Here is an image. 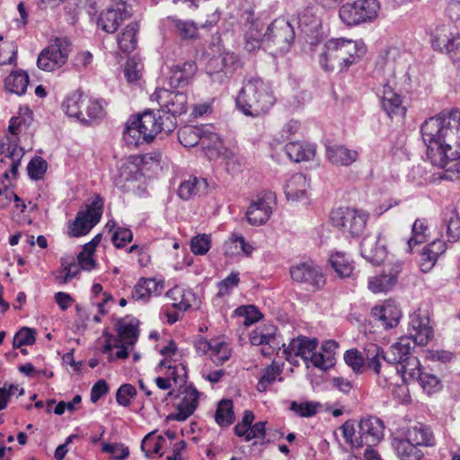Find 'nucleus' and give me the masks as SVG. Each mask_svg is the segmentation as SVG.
Returning a JSON list of instances; mask_svg holds the SVG:
<instances>
[{
  "instance_id": "1",
  "label": "nucleus",
  "mask_w": 460,
  "mask_h": 460,
  "mask_svg": "<svg viewBox=\"0 0 460 460\" xmlns=\"http://www.w3.org/2000/svg\"><path fill=\"white\" fill-rule=\"evenodd\" d=\"M430 163L456 173L460 181V111L441 112L425 120L420 127Z\"/></svg>"
},
{
  "instance_id": "2",
  "label": "nucleus",
  "mask_w": 460,
  "mask_h": 460,
  "mask_svg": "<svg viewBox=\"0 0 460 460\" xmlns=\"http://www.w3.org/2000/svg\"><path fill=\"white\" fill-rule=\"evenodd\" d=\"M409 336L402 337L393 344L388 350H384L376 344L370 343L365 349L367 367L372 368L376 375H380L381 359L387 365L384 371L389 373L393 366L408 358L411 354V341L419 346H425L433 338V329L429 324V318L427 312L420 309L410 315Z\"/></svg>"
},
{
  "instance_id": "3",
  "label": "nucleus",
  "mask_w": 460,
  "mask_h": 460,
  "mask_svg": "<svg viewBox=\"0 0 460 460\" xmlns=\"http://www.w3.org/2000/svg\"><path fill=\"white\" fill-rule=\"evenodd\" d=\"M366 53L367 47L362 41L332 39L324 43L319 63L325 71L344 72L358 64Z\"/></svg>"
},
{
  "instance_id": "4",
  "label": "nucleus",
  "mask_w": 460,
  "mask_h": 460,
  "mask_svg": "<svg viewBox=\"0 0 460 460\" xmlns=\"http://www.w3.org/2000/svg\"><path fill=\"white\" fill-rule=\"evenodd\" d=\"M275 101L270 85L258 76H251L243 82L236 106L246 116L259 117L268 113Z\"/></svg>"
},
{
  "instance_id": "5",
  "label": "nucleus",
  "mask_w": 460,
  "mask_h": 460,
  "mask_svg": "<svg viewBox=\"0 0 460 460\" xmlns=\"http://www.w3.org/2000/svg\"><path fill=\"white\" fill-rule=\"evenodd\" d=\"M384 429L383 421L374 416L362 418L358 424V430L353 420L345 421L340 428L345 441L356 448L378 444L384 438Z\"/></svg>"
},
{
  "instance_id": "6",
  "label": "nucleus",
  "mask_w": 460,
  "mask_h": 460,
  "mask_svg": "<svg viewBox=\"0 0 460 460\" xmlns=\"http://www.w3.org/2000/svg\"><path fill=\"white\" fill-rule=\"evenodd\" d=\"M296 38L294 26L285 18H278L271 22L264 31V49L272 55H282L288 52Z\"/></svg>"
},
{
  "instance_id": "7",
  "label": "nucleus",
  "mask_w": 460,
  "mask_h": 460,
  "mask_svg": "<svg viewBox=\"0 0 460 460\" xmlns=\"http://www.w3.org/2000/svg\"><path fill=\"white\" fill-rule=\"evenodd\" d=\"M369 214L352 208H338L331 213L332 224L351 237H358L365 231Z\"/></svg>"
},
{
  "instance_id": "8",
  "label": "nucleus",
  "mask_w": 460,
  "mask_h": 460,
  "mask_svg": "<svg viewBox=\"0 0 460 460\" xmlns=\"http://www.w3.org/2000/svg\"><path fill=\"white\" fill-rule=\"evenodd\" d=\"M379 9L377 0H357L343 4L339 10V16L349 26L358 25L374 21Z\"/></svg>"
},
{
  "instance_id": "9",
  "label": "nucleus",
  "mask_w": 460,
  "mask_h": 460,
  "mask_svg": "<svg viewBox=\"0 0 460 460\" xmlns=\"http://www.w3.org/2000/svg\"><path fill=\"white\" fill-rule=\"evenodd\" d=\"M423 368L417 357L408 356L405 359L395 365L394 370H389V373L380 372L377 378V383L384 388L390 389L394 385V379L401 377L404 383L415 382Z\"/></svg>"
},
{
  "instance_id": "10",
  "label": "nucleus",
  "mask_w": 460,
  "mask_h": 460,
  "mask_svg": "<svg viewBox=\"0 0 460 460\" xmlns=\"http://www.w3.org/2000/svg\"><path fill=\"white\" fill-rule=\"evenodd\" d=\"M135 119L142 129L144 140L146 143L152 141L158 133L164 132L169 134L176 128V121L173 117L164 118L161 111H157L156 113L146 111L136 117Z\"/></svg>"
},
{
  "instance_id": "11",
  "label": "nucleus",
  "mask_w": 460,
  "mask_h": 460,
  "mask_svg": "<svg viewBox=\"0 0 460 460\" xmlns=\"http://www.w3.org/2000/svg\"><path fill=\"white\" fill-rule=\"evenodd\" d=\"M103 200L95 196L84 211H79L68 224L69 234L74 237L85 235L100 221L102 215Z\"/></svg>"
},
{
  "instance_id": "12",
  "label": "nucleus",
  "mask_w": 460,
  "mask_h": 460,
  "mask_svg": "<svg viewBox=\"0 0 460 460\" xmlns=\"http://www.w3.org/2000/svg\"><path fill=\"white\" fill-rule=\"evenodd\" d=\"M71 51L70 42L66 38H57L38 57L37 66L44 71H54L64 66Z\"/></svg>"
},
{
  "instance_id": "13",
  "label": "nucleus",
  "mask_w": 460,
  "mask_h": 460,
  "mask_svg": "<svg viewBox=\"0 0 460 460\" xmlns=\"http://www.w3.org/2000/svg\"><path fill=\"white\" fill-rule=\"evenodd\" d=\"M161 107V112L165 117H173L187 112L188 97L184 92L170 91L165 88L157 89L152 95Z\"/></svg>"
},
{
  "instance_id": "14",
  "label": "nucleus",
  "mask_w": 460,
  "mask_h": 460,
  "mask_svg": "<svg viewBox=\"0 0 460 460\" xmlns=\"http://www.w3.org/2000/svg\"><path fill=\"white\" fill-rule=\"evenodd\" d=\"M289 273L293 281L305 286L307 290H320L326 283L322 270L312 261L299 262L291 266Z\"/></svg>"
},
{
  "instance_id": "15",
  "label": "nucleus",
  "mask_w": 460,
  "mask_h": 460,
  "mask_svg": "<svg viewBox=\"0 0 460 460\" xmlns=\"http://www.w3.org/2000/svg\"><path fill=\"white\" fill-rule=\"evenodd\" d=\"M182 395L177 405V412L169 415V419L177 421H183L193 414L199 404V392L193 385H186L181 389H172L168 392L167 398H176Z\"/></svg>"
},
{
  "instance_id": "16",
  "label": "nucleus",
  "mask_w": 460,
  "mask_h": 460,
  "mask_svg": "<svg viewBox=\"0 0 460 460\" xmlns=\"http://www.w3.org/2000/svg\"><path fill=\"white\" fill-rule=\"evenodd\" d=\"M114 7L109 8L100 13L97 25L108 33L115 32L120 23L130 18L133 10L127 0H113Z\"/></svg>"
},
{
  "instance_id": "17",
  "label": "nucleus",
  "mask_w": 460,
  "mask_h": 460,
  "mask_svg": "<svg viewBox=\"0 0 460 460\" xmlns=\"http://www.w3.org/2000/svg\"><path fill=\"white\" fill-rule=\"evenodd\" d=\"M383 111L392 119H397L402 121L407 108L403 104L402 97L394 89L385 84L383 85L382 90L378 93Z\"/></svg>"
},
{
  "instance_id": "18",
  "label": "nucleus",
  "mask_w": 460,
  "mask_h": 460,
  "mask_svg": "<svg viewBox=\"0 0 460 460\" xmlns=\"http://www.w3.org/2000/svg\"><path fill=\"white\" fill-rule=\"evenodd\" d=\"M149 160H160V155L146 154L136 157L133 160L125 162L119 169L118 176L115 178V185L119 189H125L126 183L139 180L143 173L139 168L140 164H146Z\"/></svg>"
},
{
  "instance_id": "19",
  "label": "nucleus",
  "mask_w": 460,
  "mask_h": 460,
  "mask_svg": "<svg viewBox=\"0 0 460 460\" xmlns=\"http://www.w3.org/2000/svg\"><path fill=\"white\" fill-rule=\"evenodd\" d=\"M386 236L384 232L378 233L376 236L365 237L360 244L361 255L374 265H379L387 255Z\"/></svg>"
},
{
  "instance_id": "20",
  "label": "nucleus",
  "mask_w": 460,
  "mask_h": 460,
  "mask_svg": "<svg viewBox=\"0 0 460 460\" xmlns=\"http://www.w3.org/2000/svg\"><path fill=\"white\" fill-rule=\"evenodd\" d=\"M447 28L443 26L437 30L431 40L434 49L446 52L454 62H460V33L447 34Z\"/></svg>"
},
{
  "instance_id": "21",
  "label": "nucleus",
  "mask_w": 460,
  "mask_h": 460,
  "mask_svg": "<svg viewBox=\"0 0 460 460\" xmlns=\"http://www.w3.org/2000/svg\"><path fill=\"white\" fill-rule=\"evenodd\" d=\"M372 317L385 329H392L398 325L402 311L394 300L388 299L371 310Z\"/></svg>"
},
{
  "instance_id": "22",
  "label": "nucleus",
  "mask_w": 460,
  "mask_h": 460,
  "mask_svg": "<svg viewBox=\"0 0 460 460\" xmlns=\"http://www.w3.org/2000/svg\"><path fill=\"white\" fill-rule=\"evenodd\" d=\"M197 72V65L193 61H185L173 65L170 67L167 77L168 84L172 88H181L191 83Z\"/></svg>"
},
{
  "instance_id": "23",
  "label": "nucleus",
  "mask_w": 460,
  "mask_h": 460,
  "mask_svg": "<svg viewBox=\"0 0 460 460\" xmlns=\"http://www.w3.org/2000/svg\"><path fill=\"white\" fill-rule=\"evenodd\" d=\"M274 199L270 194L259 198L253 201L247 209L246 217L252 226H261L265 224L271 213Z\"/></svg>"
},
{
  "instance_id": "24",
  "label": "nucleus",
  "mask_w": 460,
  "mask_h": 460,
  "mask_svg": "<svg viewBox=\"0 0 460 460\" xmlns=\"http://www.w3.org/2000/svg\"><path fill=\"white\" fill-rule=\"evenodd\" d=\"M325 156L335 166H349L357 161L358 154L344 145L334 144L325 146Z\"/></svg>"
},
{
  "instance_id": "25",
  "label": "nucleus",
  "mask_w": 460,
  "mask_h": 460,
  "mask_svg": "<svg viewBox=\"0 0 460 460\" xmlns=\"http://www.w3.org/2000/svg\"><path fill=\"white\" fill-rule=\"evenodd\" d=\"M318 346V340L299 336L293 339L288 347L284 349L286 353L301 357L305 363H308Z\"/></svg>"
},
{
  "instance_id": "26",
  "label": "nucleus",
  "mask_w": 460,
  "mask_h": 460,
  "mask_svg": "<svg viewBox=\"0 0 460 460\" xmlns=\"http://www.w3.org/2000/svg\"><path fill=\"white\" fill-rule=\"evenodd\" d=\"M164 288V283L155 279L141 278L135 285L131 297L136 301L146 302L151 296H159Z\"/></svg>"
},
{
  "instance_id": "27",
  "label": "nucleus",
  "mask_w": 460,
  "mask_h": 460,
  "mask_svg": "<svg viewBox=\"0 0 460 460\" xmlns=\"http://www.w3.org/2000/svg\"><path fill=\"white\" fill-rule=\"evenodd\" d=\"M309 181L305 175L300 172L295 173L287 180L284 185V192L288 200H301L306 197Z\"/></svg>"
},
{
  "instance_id": "28",
  "label": "nucleus",
  "mask_w": 460,
  "mask_h": 460,
  "mask_svg": "<svg viewBox=\"0 0 460 460\" xmlns=\"http://www.w3.org/2000/svg\"><path fill=\"white\" fill-rule=\"evenodd\" d=\"M87 96L83 93L76 91L66 96L62 103V108L69 117L77 119L84 124H87V119L83 112V108L86 104Z\"/></svg>"
},
{
  "instance_id": "29",
  "label": "nucleus",
  "mask_w": 460,
  "mask_h": 460,
  "mask_svg": "<svg viewBox=\"0 0 460 460\" xmlns=\"http://www.w3.org/2000/svg\"><path fill=\"white\" fill-rule=\"evenodd\" d=\"M263 23L259 20H253L245 25L244 48L251 52L257 49H264Z\"/></svg>"
},
{
  "instance_id": "30",
  "label": "nucleus",
  "mask_w": 460,
  "mask_h": 460,
  "mask_svg": "<svg viewBox=\"0 0 460 460\" xmlns=\"http://www.w3.org/2000/svg\"><path fill=\"white\" fill-rule=\"evenodd\" d=\"M405 438L419 447H433L436 444L433 431L422 423L410 427L405 433Z\"/></svg>"
},
{
  "instance_id": "31",
  "label": "nucleus",
  "mask_w": 460,
  "mask_h": 460,
  "mask_svg": "<svg viewBox=\"0 0 460 460\" xmlns=\"http://www.w3.org/2000/svg\"><path fill=\"white\" fill-rule=\"evenodd\" d=\"M138 321L132 316H126L119 319L116 323V329L120 341H124L128 346L133 347L138 337Z\"/></svg>"
},
{
  "instance_id": "32",
  "label": "nucleus",
  "mask_w": 460,
  "mask_h": 460,
  "mask_svg": "<svg viewBox=\"0 0 460 460\" xmlns=\"http://www.w3.org/2000/svg\"><path fill=\"white\" fill-rule=\"evenodd\" d=\"M285 151L290 160L299 163L313 160L316 154V147L313 144L296 141L287 144Z\"/></svg>"
},
{
  "instance_id": "33",
  "label": "nucleus",
  "mask_w": 460,
  "mask_h": 460,
  "mask_svg": "<svg viewBox=\"0 0 460 460\" xmlns=\"http://www.w3.org/2000/svg\"><path fill=\"white\" fill-rule=\"evenodd\" d=\"M447 250V244L444 241L435 240L423 248L420 256V268L424 272H428L435 265L439 255Z\"/></svg>"
},
{
  "instance_id": "34",
  "label": "nucleus",
  "mask_w": 460,
  "mask_h": 460,
  "mask_svg": "<svg viewBox=\"0 0 460 460\" xmlns=\"http://www.w3.org/2000/svg\"><path fill=\"white\" fill-rule=\"evenodd\" d=\"M221 65L220 72H223L225 75H232L235 70L241 66V61L237 55L234 53L226 52L219 57L210 60L208 68L212 66L216 67ZM210 75L219 74V71H209Z\"/></svg>"
},
{
  "instance_id": "35",
  "label": "nucleus",
  "mask_w": 460,
  "mask_h": 460,
  "mask_svg": "<svg viewBox=\"0 0 460 460\" xmlns=\"http://www.w3.org/2000/svg\"><path fill=\"white\" fill-rule=\"evenodd\" d=\"M397 277V270L389 269L388 271L384 270L382 274L369 279L368 288L373 293L386 292L396 283Z\"/></svg>"
},
{
  "instance_id": "36",
  "label": "nucleus",
  "mask_w": 460,
  "mask_h": 460,
  "mask_svg": "<svg viewBox=\"0 0 460 460\" xmlns=\"http://www.w3.org/2000/svg\"><path fill=\"white\" fill-rule=\"evenodd\" d=\"M138 28L137 22H131L118 35L117 43L122 52L128 53L137 48Z\"/></svg>"
},
{
  "instance_id": "37",
  "label": "nucleus",
  "mask_w": 460,
  "mask_h": 460,
  "mask_svg": "<svg viewBox=\"0 0 460 460\" xmlns=\"http://www.w3.org/2000/svg\"><path fill=\"white\" fill-rule=\"evenodd\" d=\"M208 183L205 179L190 176L183 181L178 190V195L184 200H189L198 193L207 189Z\"/></svg>"
},
{
  "instance_id": "38",
  "label": "nucleus",
  "mask_w": 460,
  "mask_h": 460,
  "mask_svg": "<svg viewBox=\"0 0 460 460\" xmlns=\"http://www.w3.org/2000/svg\"><path fill=\"white\" fill-rule=\"evenodd\" d=\"M394 447L402 460H421L424 456L419 446L409 441L407 438L396 441Z\"/></svg>"
},
{
  "instance_id": "39",
  "label": "nucleus",
  "mask_w": 460,
  "mask_h": 460,
  "mask_svg": "<svg viewBox=\"0 0 460 460\" xmlns=\"http://www.w3.org/2000/svg\"><path fill=\"white\" fill-rule=\"evenodd\" d=\"M28 84L29 76L25 72L11 73L4 80L5 89L17 95L25 93Z\"/></svg>"
},
{
  "instance_id": "40",
  "label": "nucleus",
  "mask_w": 460,
  "mask_h": 460,
  "mask_svg": "<svg viewBox=\"0 0 460 460\" xmlns=\"http://www.w3.org/2000/svg\"><path fill=\"white\" fill-rule=\"evenodd\" d=\"M318 7L316 4H309L297 14V22L300 27L313 31L316 30L321 22L317 15Z\"/></svg>"
},
{
  "instance_id": "41",
  "label": "nucleus",
  "mask_w": 460,
  "mask_h": 460,
  "mask_svg": "<svg viewBox=\"0 0 460 460\" xmlns=\"http://www.w3.org/2000/svg\"><path fill=\"white\" fill-rule=\"evenodd\" d=\"M329 261L332 267L340 277L347 278L351 275L354 266L347 254L337 252L331 255Z\"/></svg>"
},
{
  "instance_id": "42",
  "label": "nucleus",
  "mask_w": 460,
  "mask_h": 460,
  "mask_svg": "<svg viewBox=\"0 0 460 460\" xmlns=\"http://www.w3.org/2000/svg\"><path fill=\"white\" fill-rule=\"evenodd\" d=\"M234 405L232 400L222 399L215 413V420L220 427H228L234 420Z\"/></svg>"
},
{
  "instance_id": "43",
  "label": "nucleus",
  "mask_w": 460,
  "mask_h": 460,
  "mask_svg": "<svg viewBox=\"0 0 460 460\" xmlns=\"http://www.w3.org/2000/svg\"><path fill=\"white\" fill-rule=\"evenodd\" d=\"M204 130L192 126H185L178 131V139L185 147L197 146L204 137Z\"/></svg>"
},
{
  "instance_id": "44",
  "label": "nucleus",
  "mask_w": 460,
  "mask_h": 460,
  "mask_svg": "<svg viewBox=\"0 0 460 460\" xmlns=\"http://www.w3.org/2000/svg\"><path fill=\"white\" fill-rule=\"evenodd\" d=\"M449 242L460 240V217L455 209H448L445 214L444 225Z\"/></svg>"
},
{
  "instance_id": "45",
  "label": "nucleus",
  "mask_w": 460,
  "mask_h": 460,
  "mask_svg": "<svg viewBox=\"0 0 460 460\" xmlns=\"http://www.w3.org/2000/svg\"><path fill=\"white\" fill-rule=\"evenodd\" d=\"M276 331V326L272 324L259 327L252 332L250 335L251 343L255 346H260L263 344V342H273L278 340Z\"/></svg>"
},
{
  "instance_id": "46",
  "label": "nucleus",
  "mask_w": 460,
  "mask_h": 460,
  "mask_svg": "<svg viewBox=\"0 0 460 460\" xmlns=\"http://www.w3.org/2000/svg\"><path fill=\"white\" fill-rule=\"evenodd\" d=\"M428 394H433L442 388L440 378L429 370L423 369L416 381Z\"/></svg>"
},
{
  "instance_id": "47",
  "label": "nucleus",
  "mask_w": 460,
  "mask_h": 460,
  "mask_svg": "<svg viewBox=\"0 0 460 460\" xmlns=\"http://www.w3.org/2000/svg\"><path fill=\"white\" fill-rule=\"evenodd\" d=\"M123 138L128 145L138 146L146 142L142 129L138 127V124H137L135 118L127 122L123 131Z\"/></svg>"
},
{
  "instance_id": "48",
  "label": "nucleus",
  "mask_w": 460,
  "mask_h": 460,
  "mask_svg": "<svg viewBox=\"0 0 460 460\" xmlns=\"http://www.w3.org/2000/svg\"><path fill=\"white\" fill-rule=\"evenodd\" d=\"M176 30L177 34L184 40L193 39L197 35L198 28L192 21H184L174 17H168Z\"/></svg>"
},
{
  "instance_id": "49",
  "label": "nucleus",
  "mask_w": 460,
  "mask_h": 460,
  "mask_svg": "<svg viewBox=\"0 0 460 460\" xmlns=\"http://www.w3.org/2000/svg\"><path fill=\"white\" fill-rule=\"evenodd\" d=\"M428 229L424 219H416L412 226V236L407 242V252H411L414 245L422 243L426 240L425 232Z\"/></svg>"
},
{
  "instance_id": "50",
  "label": "nucleus",
  "mask_w": 460,
  "mask_h": 460,
  "mask_svg": "<svg viewBox=\"0 0 460 460\" xmlns=\"http://www.w3.org/2000/svg\"><path fill=\"white\" fill-rule=\"evenodd\" d=\"M165 377L169 378L171 383L172 381L175 387L181 389L184 385H187L188 376L186 367L182 364L168 366Z\"/></svg>"
},
{
  "instance_id": "51",
  "label": "nucleus",
  "mask_w": 460,
  "mask_h": 460,
  "mask_svg": "<svg viewBox=\"0 0 460 460\" xmlns=\"http://www.w3.org/2000/svg\"><path fill=\"white\" fill-rule=\"evenodd\" d=\"M164 441L162 436H155L153 433L147 434L142 440L141 449L146 456L150 457L154 454H161L162 443Z\"/></svg>"
},
{
  "instance_id": "52",
  "label": "nucleus",
  "mask_w": 460,
  "mask_h": 460,
  "mask_svg": "<svg viewBox=\"0 0 460 460\" xmlns=\"http://www.w3.org/2000/svg\"><path fill=\"white\" fill-rule=\"evenodd\" d=\"M143 64L139 58L133 56L127 60L124 75L128 83H136L139 80Z\"/></svg>"
},
{
  "instance_id": "53",
  "label": "nucleus",
  "mask_w": 460,
  "mask_h": 460,
  "mask_svg": "<svg viewBox=\"0 0 460 460\" xmlns=\"http://www.w3.org/2000/svg\"><path fill=\"white\" fill-rule=\"evenodd\" d=\"M235 314L243 317V324L250 326L261 319L262 314L255 305H242L235 309Z\"/></svg>"
},
{
  "instance_id": "54",
  "label": "nucleus",
  "mask_w": 460,
  "mask_h": 460,
  "mask_svg": "<svg viewBox=\"0 0 460 460\" xmlns=\"http://www.w3.org/2000/svg\"><path fill=\"white\" fill-rule=\"evenodd\" d=\"M281 370L279 366L270 365L267 367L262 373L261 377L260 378L257 389L259 392H265L268 387L272 385L277 377L280 375Z\"/></svg>"
},
{
  "instance_id": "55",
  "label": "nucleus",
  "mask_w": 460,
  "mask_h": 460,
  "mask_svg": "<svg viewBox=\"0 0 460 460\" xmlns=\"http://www.w3.org/2000/svg\"><path fill=\"white\" fill-rule=\"evenodd\" d=\"M103 101L101 100H91L86 99L85 102V117L87 119V123L92 119H102L105 115V111L103 107Z\"/></svg>"
},
{
  "instance_id": "56",
  "label": "nucleus",
  "mask_w": 460,
  "mask_h": 460,
  "mask_svg": "<svg viewBox=\"0 0 460 460\" xmlns=\"http://www.w3.org/2000/svg\"><path fill=\"white\" fill-rule=\"evenodd\" d=\"M319 403L313 402H291L289 409L299 417L309 418L316 414Z\"/></svg>"
},
{
  "instance_id": "57",
  "label": "nucleus",
  "mask_w": 460,
  "mask_h": 460,
  "mask_svg": "<svg viewBox=\"0 0 460 460\" xmlns=\"http://www.w3.org/2000/svg\"><path fill=\"white\" fill-rule=\"evenodd\" d=\"M239 282V273L231 272L226 278H225L217 284L218 292L217 294V296L224 297L229 295L234 289V288L238 286Z\"/></svg>"
},
{
  "instance_id": "58",
  "label": "nucleus",
  "mask_w": 460,
  "mask_h": 460,
  "mask_svg": "<svg viewBox=\"0 0 460 460\" xmlns=\"http://www.w3.org/2000/svg\"><path fill=\"white\" fill-rule=\"evenodd\" d=\"M210 245V236L205 234H198L190 241V250L196 255L206 254L209 251Z\"/></svg>"
},
{
  "instance_id": "59",
  "label": "nucleus",
  "mask_w": 460,
  "mask_h": 460,
  "mask_svg": "<svg viewBox=\"0 0 460 460\" xmlns=\"http://www.w3.org/2000/svg\"><path fill=\"white\" fill-rule=\"evenodd\" d=\"M47 167V162L43 158L35 156L27 166L28 174L32 180H40L46 172Z\"/></svg>"
},
{
  "instance_id": "60",
  "label": "nucleus",
  "mask_w": 460,
  "mask_h": 460,
  "mask_svg": "<svg viewBox=\"0 0 460 460\" xmlns=\"http://www.w3.org/2000/svg\"><path fill=\"white\" fill-rule=\"evenodd\" d=\"M36 341L35 332L27 327H22L13 337V348H22L25 345H32Z\"/></svg>"
},
{
  "instance_id": "61",
  "label": "nucleus",
  "mask_w": 460,
  "mask_h": 460,
  "mask_svg": "<svg viewBox=\"0 0 460 460\" xmlns=\"http://www.w3.org/2000/svg\"><path fill=\"white\" fill-rule=\"evenodd\" d=\"M137 395V389L131 384H124L119 387L116 393L117 402L124 407L131 403V399Z\"/></svg>"
},
{
  "instance_id": "62",
  "label": "nucleus",
  "mask_w": 460,
  "mask_h": 460,
  "mask_svg": "<svg viewBox=\"0 0 460 460\" xmlns=\"http://www.w3.org/2000/svg\"><path fill=\"white\" fill-rule=\"evenodd\" d=\"M346 364L351 367L354 373H362L364 367V360L360 352L357 349H349L344 354Z\"/></svg>"
},
{
  "instance_id": "63",
  "label": "nucleus",
  "mask_w": 460,
  "mask_h": 460,
  "mask_svg": "<svg viewBox=\"0 0 460 460\" xmlns=\"http://www.w3.org/2000/svg\"><path fill=\"white\" fill-rule=\"evenodd\" d=\"M166 296L173 300L172 306L174 308L186 311L190 307V304L184 298L183 289L179 287L168 290Z\"/></svg>"
},
{
  "instance_id": "64",
  "label": "nucleus",
  "mask_w": 460,
  "mask_h": 460,
  "mask_svg": "<svg viewBox=\"0 0 460 460\" xmlns=\"http://www.w3.org/2000/svg\"><path fill=\"white\" fill-rule=\"evenodd\" d=\"M133 239V234L130 229L125 227H117L114 231L111 240L117 248H123Z\"/></svg>"
}]
</instances>
